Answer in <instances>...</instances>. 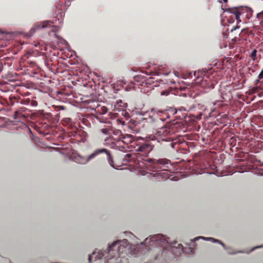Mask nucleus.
<instances>
[{"label": "nucleus", "instance_id": "nucleus-5", "mask_svg": "<svg viewBox=\"0 0 263 263\" xmlns=\"http://www.w3.org/2000/svg\"><path fill=\"white\" fill-rule=\"evenodd\" d=\"M156 135L162 141H171L174 138V132L168 127H161L156 131Z\"/></svg>", "mask_w": 263, "mask_h": 263}, {"label": "nucleus", "instance_id": "nucleus-4", "mask_svg": "<svg viewBox=\"0 0 263 263\" xmlns=\"http://www.w3.org/2000/svg\"><path fill=\"white\" fill-rule=\"evenodd\" d=\"M143 243L147 246L149 245L151 246L163 247L167 243V240L164 238V236L161 234H157L144 239Z\"/></svg>", "mask_w": 263, "mask_h": 263}, {"label": "nucleus", "instance_id": "nucleus-10", "mask_svg": "<svg viewBox=\"0 0 263 263\" xmlns=\"http://www.w3.org/2000/svg\"><path fill=\"white\" fill-rule=\"evenodd\" d=\"M109 135H111L110 137H109V139L112 140H118L121 137H123L125 135H123L121 134V131L120 130H114L111 134Z\"/></svg>", "mask_w": 263, "mask_h": 263}, {"label": "nucleus", "instance_id": "nucleus-2", "mask_svg": "<svg viewBox=\"0 0 263 263\" xmlns=\"http://www.w3.org/2000/svg\"><path fill=\"white\" fill-rule=\"evenodd\" d=\"M102 154H105L106 155H107L109 165L114 167L113 159L112 158V156H111V155L109 153V151L105 148L96 149L95 151H94V152L90 154V155L84 157H79L80 159H81V160L79 161V163L85 164L87 162L90 161L91 159H94L96 156Z\"/></svg>", "mask_w": 263, "mask_h": 263}, {"label": "nucleus", "instance_id": "nucleus-13", "mask_svg": "<svg viewBox=\"0 0 263 263\" xmlns=\"http://www.w3.org/2000/svg\"><path fill=\"white\" fill-rule=\"evenodd\" d=\"M125 106L126 103L122 102L121 100H119L116 103V104L114 105V110L117 111L122 110Z\"/></svg>", "mask_w": 263, "mask_h": 263}, {"label": "nucleus", "instance_id": "nucleus-12", "mask_svg": "<svg viewBox=\"0 0 263 263\" xmlns=\"http://www.w3.org/2000/svg\"><path fill=\"white\" fill-rule=\"evenodd\" d=\"M163 114V111L157 109H152V110L150 111V116L154 117L155 119H159V120H162L161 118V116Z\"/></svg>", "mask_w": 263, "mask_h": 263}, {"label": "nucleus", "instance_id": "nucleus-3", "mask_svg": "<svg viewBox=\"0 0 263 263\" xmlns=\"http://www.w3.org/2000/svg\"><path fill=\"white\" fill-rule=\"evenodd\" d=\"M135 148V151L138 152V155L146 157L148 154L153 150V146L150 142H143L132 146Z\"/></svg>", "mask_w": 263, "mask_h": 263}, {"label": "nucleus", "instance_id": "nucleus-1", "mask_svg": "<svg viewBox=\"0 0 263 263\" xmlns=\"http://www.w3.org/2000/svg\"><path fill=\"white\" fill-rule=\"evenodd\" d=\"M127 245V239L114 241L108 247L107 251L99 253L96 258L100 259L105 257L107 259L105 263H120L121 258H123L126 254Z\"/></svg>", "mask_w": 263, "mask_h": 263}, {"label": "nucleus", "instance_id": "nucleus-26", "mask_svg": "<svg viewBox=\"0 0 263 263\" xmlns=\"http://www.w3.org/2000/svg\"><path fill=\"white\" fill-rule=\"evenodd\" d=\"M258 82H259V80H257V83H258Z\"/></svg>", "mask_w": 263, "mask_h": 263}, {"label": "nucleus", "instance_id": "nucleus-16", "mask_svg": "<svg viewBox=\"0 0 263 263\" xmlns=\"http://www.w3.org/2000/svg\"><path fill=\"white\" fill-rule=\"evenodd\" d=\"M114 130H118L115 129H108L107 128H103L100 129V131H101V133L104 135H109L112 133V131Z\"/></svg>", "mask_w": 263, "mask_h": 263}, {"label": "nucleus", "instance_id": "nucleus-7", "mask_svg": "<svg viewBox=\"0 0 263 263\" xmlns=\"http://www.w3.org/2000/svg\"><path fill=\"white\" fill-rule=\"evenodd\" d=\"M143 160L148 164H152L153 168L156 170L161 169V167L159 166V165L166 166L170 163V161L166 159H154L146 158V159H143Z\"/></svg>", "mask_w": 263, "mask_h": 263}, {"label": "nucleus", "instance_id": "nucleus-14", "mask_svg": "<svg viewBox=\"0 0 263 263\" xmlns=\"http://www.w3.org/2000/svg\"><path fill=\"white\" fill-rule=\"evenodd\" d=\"M106 111H107V109L104 106H98V107H96V111L101 115H104L106 113Z\"/></svg>", "mask_w": 263, "mask_h": 263}, {"label": "nucleus", "instance_id": "nucleus-22", "mask_svg": "<svg viewBox=\"0 0 263 263\" xmlns=\"http://www.w3.org/2000/svg\"><path fill=\"white\" fill-rule=\"evenodd\" d=\"M30 104H31V105L35 106L36 105V102L34 100H32L31 102H30Z\"/></svg>", "mask_w": 263, "mask_h": 263}, {"label": "nucleus", "instance_id": "nucleus-11", "mask_svg": "<svg viewBox=\"0 0 263 263\" xmlns=\"http://www.w3.org/2000/svg\"><path fill=\"white\" fill-rule=\"evenodd\" d=\"M226 11L234 15V18H235V20L237 21V23L240 22V13L238 11V10H237L236 8H228V9H227Z\"/></svg>", "mask_w": 263, "mask_h": 263}, {"label": "nucleus", "instance_id": "nucleus-25", "mask_svg": "<svg viewBox=\"0 0 263 263\" xmlns=\"http://www.w3.org/2000/svg\"><path fill=\"white\" fill-rule=\"evenodd\" d=\"M200 238H202V239H205V237H200Z\"/></svg>", "mask_w": 263, "mask_h": 263}, {"label": "nucleus", "instance_id": "nucleus-6", "mask_svg": "<svg viewBox=\"0 0 263 263\" xmlns=\"http://www.w3.org/2000/svg\"><path fill=\"white\" fill-rule=\"evenodd\" d=\"M113 141L117 142H121L125 145L130 144V146H134V145H136L139 143H142L143 142H146L143 140V139H137L134 140L133 136H131L129 134H125L124 137H121L119 138L118 140H112Z\"/></svg>", "mask_w": 263, "mask_h": 263}, {"label": "nucleus", "instance_id": "nucleus-18", "mask_svg": "<svg viewBox=\"0 0 263 263\" xmlns=\"http://www.w3.org/2000/svg\"><path fill=\"white\" fill-rule=\"evenodd\" d=\"M32 100H29V99H26L24 100H21V104H28L29 103H31Z\"/></svg>", "mask_w": 263, "mask_h": 263}, {"label": "nucleus", "instance_id": "nucleus-8", "mask_svg": "<svg viewBox=\"0 0 263 263\" xmlns=\"http://www.w3.org/2000/svg\"><path fill=\"white\" fill-rule=\"evenodd\" d=\"M217 82H218L217 79H214V76L212 75L210 77L203 78L200 82V86L204 89H212L214 88V86L217 84Z\"/></svg>", "mask_w": 263, "mask_h": 263}, {"label": "nucleus", "instance_id": "nucleus-23", "mask_svg": "<svg viewBox=\"0 0 263 263\" xmlns=\"http://www.w3.org/2000/svg\"><path fill=\"white\" fill-rule=\"evenodd\" d=\"M237 28H238V27L233 28V29H232V31H234V30H235Z\"/></svg>", "mask_w": 263, "mask_h": 263}, {"label": "nucleus", "instance_id": "nucleus-17", "mask_svg": "<svg viewBox=\"0 0 263 263\" xmlns=\"http://www.w3.org/2000/svg\"><path fill=\"white\" fill-rule=\"evenodd\" d=\"M256 57V50L254 49L252 51L251 54H250V58H251L252 60H255V58Z\"/></svg>", "mask_w": 263, "mask_h": 263}, {"label": "nucleus", "instance_id": "nucleus-15", "mask_svg": "<svg viewBox=\"0 0 263 263\" xmlns=\"http://www.w3.org/2000/svg\"><path fill=\"white\" fill-rule=\"evenodd\" d=\"M172 92V88L168 87L166 89L161 90L160 96H167Z\"/></svg>", "mask_w": 263, "mask_h": 263}, {"label": "nucleus", "instance_id": "nucleus-19", "mask_svg": "<svg viewBox=\"0 0 263 263\" xmlns=\"http://www.w3.org/2000/svg\"><path fill=\"white\" fill-rule=\"evenodd\" d=\"M19 112L17 110L15 111L14 112V119H16L17 118V115Z\"/></svg>", "mask_w": 263, "mask_h": 263}, {"label": "nucleus", "instance_id": "nucleus-21", "mask_svg": "<svg viewBox=\"0 0 263 263\" xmlns=\"http://www.w3.org/2000/svg\"><path fill=\"white\" fill-rule=\"evenodd\" d=\"M93 255H95V253H92V255H89V256H88V261H89V262H91V260H92V257Z\"/></svg>", "mask_w": 263, "mask_h": 263}, {"label": "nucleus", "instance_id": "nucleus-24", "mask_svg": "<svg viewBox=\"0 0 263 263\" xmlns=\"http://www.w3.org/2000/svg\"><path fill=\"white\" fill-rule=\"evenodd\" d=\"M222 1H223V3H226L228 0H222Z\"/></svg>", "mask_w": 263, "mask_h": 263}, {"label": "nucleus", "instance_id": "nucleus-20", "mask_svg": "<svg viewBox=\"0 0 263 263\" xmlns=\"http://www.w3.org/2000/svg\"><path fill=\"white\" fill-rule=\"evenodd\" d=\"M207 239H212V240H213V241H215V242H219V243H221V245H222V246H224V245H223V243H222V242H220L219 241H218V240H217L214 239H213V238H207Z\"/></svg>", "mask_w": 263, "mask_h": 263}, {"label": "nucleus", "instance_id": "nucleus-9", "mask_svg": "<svg viewBox=\"0 0 263 263\" xmlns=\"http://www.w3.org/2000/svg\"><path fill=\"white\" fill-rule=\"evenodd\" d=\"M52 22L51 21H45L43 22H39L33 25V27L31 28V30H36L37 29H43L47 27H54L56 28V26H53L51 25Z\"/></svg>", "mask_w": 263, "mask_h": 263}]
</instances>
